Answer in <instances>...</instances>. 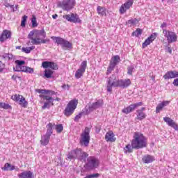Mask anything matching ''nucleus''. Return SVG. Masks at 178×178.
Returning <instances> with one entry per match:
<instances>
[{"mask_svg": "<svg viewBox=\"0 0 178 178\" xmlns=\"http://www.w3.org/2000/svg\"><path fill=\"white\" fill-rule=\"evenodd\" d=\"M9 8L11 9L12 12H16V10H15V6L14 5H10Z\"/></svg>", "mask_w": 178, "mask_h": 178, "instance_id": "obj_59", "label": "nucleus"}, {"mask_svg": "<svg viewBox=\"0 0 178 178\" xmlns=\"http://www.w3.org/2000/svg\"><path fill=\"white\" fill-rule=\"evenodd\" d=\"M24 70V66L18 65L16 64L15 67H13L14 72H23Z\"/></svg>", "mask_w": 178, "mask_h": 178, "instance_id": "obj_43", "label": "nucleus"}, {"mask_svg": "<svg viewBox=\"0 0 178 178\" xmlns=\"http://www.w3.org/2000/svg\"><path fill=\"white\" fill-rule=\"evenodd\" d=\"M83 116V113H79L74 118V122H79V120L81 119Z\"/></svg>", "mask_w": 178, "mask_h": 178, "instance_id": "obj_54", "label": "nucleus"}, {"mask_svg": "<svg viewBox=\"0 0 178 178\" xmlns=\"http://www.w3.org/2000/svg\"><path fill=\"white\" fill-rule=\"evenodd\" d=\"M35 47L31 46L29 47H22V52H25V54H30L33 49H35Z\"/></svg>", "mask_w": 178, "mask_h": 178, "instance_id": "obj_41", "label": "nucleus"}, {"mask_svg": "<svg viewBox=\"0 0 178 178\" xmlns=\"http://www.w3.org/2000/svg\"><path fill=\"white\" fill-rule=\"evenodd\" d=\"M35 40L39 41L41 38H45V37H47V32H45L44 29L41 30H35Z\"/></svg>", "mask_w": 178, "mask_h": 178, "instance_id": "obj_19", "label": "nucleus"}, {"mask_svg": "<svg viewBox=\"0 0 178 178\" xmlns=\"http://www.w3.org/2000/svg\"><path fill=\"white\" fill-rule=\"evenodd\" d=\"M52 17H53L54 19H58V15H57L56 14L53 15H52Z\"/></svg>", "mask_w": 178, "mask_h": 178, "instance_id": "obj_61", "label": "nucleus"}, {"mask_svg": "<svg viewBox=\"0 0 178 178\" xmlns=\"http://www.w3.org/2000/svg\"><path fill=\"white\" fill-rule=\"evenodd\" d=\"M131 145L134 149H143V148H147L148 140L144 134L140 132H135L131 140Z\"/></svg>", "mask_w": 178, "mask_h": 178, "instance_id": "obj_2", "label": "nucleus"}, {"mask_svg": "<svg viewBox=\"0 0 178 178\" xmlns=\"http://www.w3.org/2000/svg\"><path fill=\"white\" fill-rule=\"evenodd\" d=\"M105 140L110 143H114V141H116V138H115V134L112 131L106 134Z\"/></svg>", "mask_w": 178, "mask_h": 178, "instance_id": "obj_23", "label": "nucleus"}, {"mask_svg": "<svg viewBox=\"0 0 178 178\" xmlns=\"http://www.w3.org/2000/svg\"><path fill=\"white\" fill-rule=\"evenodd\" d=\"M138 24V20L137 19H131L127 22V24L129 25L131 27L132 26H137Z\"/></svg>", "mask_w": 178, "mask_h": 178, "instance_id": "obj_38", "label": "nucleus"}, {"mask_svg": "<svg viewBox=\"0 0 178 178\" xmlns=\"http://www.w3.org/2000/svg\"><path fill=\"white\" fill-rule=\"evenodd\" d=\"M22 97L23 95L15 94L11 96V99L15 102H18L22 99Z\"/></svg>", "mask_w": 178, "mask_h": 178, "instance_id": "obj_40", "label": "nucleus"}, {"mask_svg": "<svg viewBox=\"0 0 178 178\" xmlns=\"http://www.w3.org/2000/svg\"><path fill=\"white\" fill-rule=\"evenodd\" d=\"M133 3H134V0H128L124 4L121 6L120 8V13L121 15H124L128 9H130L131 6H133Z\"/></svg>", "mask_w": 178, "mask_h": 178, "instance_id": "obj_15", "label": "nucleus"}, {"mask_svg": "<svg viewBox=\"0 0 178 178\" xmlns=\"http://www.w3.org/2000/svg\"><path fill=\"white\" fill-rule=\"evenodd\" d=\"M35 92L39 94H46L44 95H55V91L47 89H35Z\"/></svg>", "mask_w": 178, "mask_h": 178, "instance_id": "obj_30", "label": "nucleus"}, {"mask_svg": "<svg viewBox=\"0 0 178 178\" xmlns=\"http://www.w3.org/2000/svg\"><path fill=\"white\" fill-rule=\"evenodd\" d=\"M152 40H150L148 38L145 40V41L143 43L142 47L143 48H145L147 47H148V45H149V44H151Z\"/></svg>", "mask_w": 178, "mask_h": 178, "instance_id": "obj_49", "label": "nucleus"}, {"mask_svg": "<svg viewBox=\"0 0 178 178\" xmlns=\"http://www.w3.org/2000/svg\"><path fill=\"white\" fill-rule=\"evenodd\" d=\"M26 22H27V15H24L22 18L21 26L26 27Z\"/></svg>", "mask_w": 178, "mask_h": 178, "instance_id": "obj_46", "label": "nucleus"}, {"mask_svg": "<svg viewBox=\"0 0 178 178\" xmlns=\"http://www.w3.org/2000/svg\"><path fill=\"white\" fill-rule=\"evenodd\" d=\"M176 77H178L177 71H168L163 76V79H165V80H169L170 79H175Z\"/></svg>", "mask_w": 178, "mask_h": 178, "instance_id": "obj_21", "label": "nucleus"}, {"mask_svg": "<svg viewBox=\"0 0 178 178\" xmlns=\"http://www.w3.org/2000/svg\"><path fill=\"white\" fill-rule=\"evenodd\" d=\"M20 48H22V47H20V46H17V47H16L17 49H20Z\"/></svg>", "mask_w": 178, "mask_h": 178, "instance_id": "obj_63", "label": "nucleus"}, {"mask_svg": "<svg viewBox=\"0 0 178 178\" xmlns=\"http://www.w3.org/2000/svg\"><path fill=\"white\" fill-rule=\"evenodd\" d=\"M39 97L44 101V105L42 106V109H49L51 106H54V101H57L58 102L60 101V98L58 97L53 99L52 95H40Z\"/></svg>", "mask_w": 178, "mask_h": 178, "instance_id": "obj_3", "label": "nucleus"}, {"mask_svg": "<svg viewBox=\"0 0 178 178\" xmlns=\"http://www.w3.org/2000/svg\"><path fill=\"white\" fill-rule=\"evenodd\" d=\"M139 106H143V102H138L136 104H130L127 108L122 109V113H125V115H129V113H131V112L135 111V109Z\"/></svg>", "mask_w": 178, "mask_h": 178, "instance_id": "obj_14", "label": "nucleus"}, {"mask_svg": "<svg viewBox=\"0 0 178 178\" xmlns=\"http://www.w3.org/2000/svg\"><path fill=\"white\" fill-rule=\"evenodd\" d=\"M158 36L157 33H153L149 38H147L152 42L154 41Z\"/></svg>", "mask_w": 178, "mask_h": 178, "instance_id": "obj_50", "label": "nucleus"}, {"mask_svg": "<svg viewBox=\"0 0 178 178\" xmlns=\"http://www.w3.org/2000/svg\"><path fill=\"white\" fill-rule=\"evenodd\" d=\"M3 69H5V63H2V61H0V73L3 72Z\"/></svg>", "mask_w": 178, "mask_h": 178, "instance_id": "obj_56", "label": "nucleus"}, {"mask_svg": "<svg viewBox=\"0 0 178 178\" xmlns=\"http://www.w3.org/2000/svg\"><path fill=\"white\" fill-rule=\"evenodd\" d=\"M78 104L79 101L76 99L70 101L64 110V115L67 118L72 116V114L74 113V111H76Z\"/></svg>", "mask_w": 178, "mask_h": 178, "instance_id": "obj_4", "label": "nucleus"}, {"mask_svg": "<svg viewBox=\"0 0 178 178\" xmlns=\"http://www.w3.org/2000/svg\"><path fill=\"white\" fill-rule=\"evenodd\" d=\"M133 149H134V147H133L131 143V145L128 144L124 147V154H131V152H133Z\"/></svg>", "mask_w": 178, "mask_h": 178, "instance_id": "obj_35", "label": "nucleus"}, {"mask_svg": "<svg viewBox=\"0 0 178 178\" xmlns=\"http://www.w3.org/2000/svg\"><path fill=\"white\" fill-rule=\"evenodd\" d=\"M63 17L67 22H70V23H81V19H80V17H79L77 14L71 13L65 15L63 16Z\"/></svg>", "mask_w": 178, "mask_h": 178, "instance_id": "obj_11", "label": "nucleus"}, {"mask_svg": "<svg viewBox=\"0 0 178 178\" xmlns=\"http://www.w3.org/2000/svg\"><path fill=\"white\" fill-rule=\"evenodd\" d=\"M52 74H54V71L51 69H46L44 70V77L46 79H51L52 77Z\"/></svg>", "mask_w": 178, "mask_h": 178, "instance_id": "obj_37", "label": "nucleus"}, {"mask_svg": "<svg viewBox=\"0 0 178 178\" xmlns=\"http://www.w3.org/2000/svg\"><path fill=\"white\" fill-rule=\"evenodd\" d=\"M119 62H120V57L118 55L114 56L111 58V60L110 62V65H111V66H113L114 67H115L116 65H118V63H119Z\"/></svg>", "mask_w": 178, "mask_h": 178, "instance_id": "obj_32", "label": "nucleus"}, {"mask_svg": "<svg viewBox=\"0 0 178 178\" xmlns=\"http://www.w3.org/2000/svg\"><path fill=\"white\" fill-rule=\"evenodd\" d=\"M74 5H76L75 0H63L58 3V8H61L63 10H65L67 12L72 10V9L74 8Z\"/></svg>", "mask_w": 178, "mask_h": 178, "instance_id": "obj_6", "label": "nucleus"}, {"mask_svg": "<svg viewBox=\"0 0 178 178\" xmlns=\"http://www.w3.org/2000/svg\"><path fill=\"white\" fill-rule=\"evenodd\" d=\"M142 33H143V30L138 29L133 32V35H135V37H138V35H141Z\"/></svg>", "mask_w": 178, "mask_h": 178, "instance_id": "obj_48", "label": "nucleus"}, {"mask_svg": "<svg viewBox=\"0 0 178 178\" xmlns=\"http://www.w3.org/2000/svg\"><path fill=\"white\" fill-rule=\"evenodd\" d=\"M53 40L56 41L57 45H60L63 49H70L72 48V43L60 37H54Z\"/></svg>", "mask_w": 178, "mask_h": 178, "instance_id": "obj_10", "label": "nucleus"}, {"mask_svg": "<svg viewBox=\"0 0 178 178\" xmlns=\"http://www.w3.org/2000/svg\"><path fill=\"white\" fill-rule=\"evenodd\" d=\"M4 5L6 8H9L10 6V4L9 3H6Z\"/></svg>", "mask_w": 178, "mask_h": 178, "instance_id": "obj_60", "label": "nucleus"}, {"mask_svg": "<svg viewBox=\"0 0 178 178\" xmlns=\"http://www.w3.org/2000/svg\"><path fill=\"white\" fill-rule=\"evenodd\" d=\"M79 149L72 150L67 154V159L72 161V159H78L79 156Z\"/></svg>", "mask_w": 178, "mask_h": 178, "instance_id": "obj_24", "label": "nucleus"}, {"mask_svg": "<svg viewBox=\"0 0 178 178\" xmlns=\"http://www.w3.org/2000/svg\"><path fill=\"white\" fill-rule=\"evenodd\" d=\"M28 38H29V40H31V43L34 45V40H37L35 39V30L32 31L29 33Z\"/></svg>", "mask_w": 178, "mask_h": 178, "instance_id": "obj_39", "label": "nucleus"}, {"mask_svg": "<svg viewBox=\"0 0 178 178\" xmlns=\"http://www.w3.org/2000/svg\"><path fill=\"white\" fill-rule=\"evenodd\" d=\"M99 166V160L94 156H90L87 159V163L85 165L86 169L92 170Z\"/></svg>", "mask_w": 178, "mask_h": 178, "instance_id": "obj_7", "label": "nucleus"}, {"mask_svg": "<svg viewBox=\"0 0 178 178\" xmlns=\"http://www.w3.org/2000/svg\"><path fill=\"white\" fill-rule=\"evenodd\" d=\"M47 42H49V39L40 38L39 40H34V45H40V44H47Z\"/></svg>", "mask_w": 178, "mask_h": 178, "instance_id": "obj_36", "label": "nucleus"}, {"mask_svg": "<svg viewBox=\"0 0 178 178\" xmlns=\"http://www.w3.org/2000/svg\"><path fill=\"white\" fill-rule=\"evenodd\" d=\"M24 73H34V69L30 67H24Z\"/></svg>", "mask_w": 178, "mask_h": 178, "instance_id": "obj_44", "label": "nucleus"}, {"mask_svg": "<svg viewBox=\"0 0 178 178\" xmlns=\"http://www.w3.org/2000/svg\"><path fill=\"white\" fill-rule=\"evenodd\" d=\"M114 70H115V67H113V65H111L110 64L108 69H107L106 74L107 75L111 74V73H112V72H113Z\"/></svg>", "mask_w": 178, "mask_h": 178, "instance_id": "obj_52", "label": "nucleus"}, {"mask_svg": "<svg viewBox=\"0 0 178 178\" xmlns=\"http://www.w3.org/2000/svg\"><path fill=\"white\" fill-rule=\"evenodd\" d=\"M97 12L100 16H106V8L105 7H101L99 6L97 8Z\"/></svg>", "mask_w": 178, "mask_h": 178, "instance_id": "obj_33", "label": "nucleus"}, {"mask_svg": "<svg viewBox=\"0 0 178 178\" xmlns=\"http://www.w3.org/2000/svg\"><path fill=\"white\" fill-rule=\"evenodd\" d=\"M90 128L86 127L84 131L81 134L79 143L81 145H84L85 147H88V144H90Z\"/></svg>", "mask_w": 178, "mask_h": 178, "instance_id": "obj_5", "label": "nucleus"}, {"mask_svg": "<svg viewBox=\"0 0 178 178\" xmlns=\"http://www.w3.org/2000/svg\"><path fill=\"white\" fill-rule=\"evenodd\" d=\"M144 111H145V107H142L140 109L136 111V115L138 120H144L147 118V114L144 113Z\"/></svg>", "mask_w": 178, "mask_h": 178, "instance_id": "obj_18", "label": "nucleus"}, {"mask_svg": "<svg viewBox=\"0 0 178 178\" xmlns=\"http://www.w3.org/2000/svg\"><path fill=\"white\" fill-rule=\"evenodd\" d=\"M127 70V74L131 76V74H133V72H134V66L130 65L129 67H128Z\"/></svg>", "mask_w": 178, "mask_h": 178, "instance_id": "obj_51", "label": "nucleus"}, {"mask_svg": "<svg viewBox=\"0 0 178 178\" xmlns=\"http://www.w3.org/2000/svg\"><path fill=\"white\" fill-rule=\"evenodd\" d=\"M131 84L130 79H116V75L112 74L106 80V88L108 92H112V90L114 88H127Z\"/></svg>", "mask_w": 178, "mask_h": 178, "instance_id": "obj_1", "label": "nucleus"}, {"mask_svg": "<svg viewBox=\"0 0 178 178\" xmlns=\"http://www.w3.org/2000/svg\"><path fill=\"white\" fill-rule=\"evenodd\" d=\"M10 31H9L8 30L3 31L2 35L0 36L1 42H3L6 40H8V38H10Z\"/></svg>", "mask_w": 178, "mask_h": 178, "instance_id": "obj_25", "label": "nucleus"}, {"mask_svg": "<svg viewBox=\"0 0 178 178\" xmlns=\"http://www.w3.org/2000/svg\"><path fill=\"white\" fill-rule=\"evenodd\" d=\"M17 8H19V6H16L15 10H17Z\"/></svg>", "mask_w": 178, "mask_h": 178, "instance_id": "obj_64", "label": "nucleus"}, {"mask_svg": "<svg viewBox=\"0 0 178 178\" xmlns=\"http://www.w3.org/2000/svg\"><path fill=\"white\" fill-rule=\"evenodd\" d=\"M0 58L3 59V60H15V56L8 53L1 54Z\"/></svg>", "mask_w": 178, "mask_h": 178, "instance_id": "obj_28", "label": "nucleus"}, {"mask_svg": "<svg viewBox=\"0 0 178 178\" xmlns=\"http://www.w3.org/2000/svg\"><path fill=\"white\" fill-rule=\"evenodd\" d=\"M142 161L144 163H152L155 161V157L149 154L143 156Z\"/></svg>", "mask_w": 178, "mask_h": 178, "instance_id": "obj_27", "label": "nucleus"}, {"mask_svg": "<svg viewBox=\"0 0 178 178\" xmlns=\"http://www.w3.org/2000/svg\"><path fill=\"white\" fill-rule=\"evenodd\" d=\"M139 106H143V102H138L136 104H130L127 108L122 109V113H125V115H129V113H131V112L135 111V109Z\"/></svg>", "mask_w": 178, "mask_h": 178, "instance_id": "obj_13", "label": "nucleus"}, {"mask_svg": "<svg viewBox=\"0 0 178 178\" xmlns=\"http://www.w3.org/2000/svg\"><path fill=\"white\" fill-rule=\"evenodd\" d=\"M31 23L32 27H37V26H38V24L37 23V17H35V15L32 16Z\"/></svg>", "mask_w": 178, "mask_h": 178, "instance_id": "obj_45", "label": "nucleus"}, {"mask_svg": "<svg viewBox=\"0 0 178 178\" xmlns=\"http://www.w3.org/2000/svg\"><path fill=\"white\" fill-rule=\"evenodd\" d=\"M163 120L164 122H165V123H167L168 126H170V127H172V129H175L176 131L178 130L177 124H176V122H175V121L172 120L170 118L165 117L163 118Z\"/></svg>", "mask_w": 178, "mask_h": 178, "instance_id": "obj_20", "label": "nucleus"}, {"mask_svg": "<svg viewBox=\"0 0 178 178\" xmlns=\"http://www.w3.org/2000/svg\"><path fill=\"white\" fill-rule=\"evenodd\" d=\"M0 108L3 109H12V106L8 103L0 102Z\"/></svg>", "mask_w": 178, "mask_h": 178, "instance_id": "obj_42", "label": "nucleus"}, {"mask_svg": "<svg viewBox=\"0 0 178 178\" xmlns=\"http://www.w3.org/2000/svg\"><path fill=\"white\" fill-rule=\"evenodd\" d=\"M18 104L22 108H27L29 102L26 100L24 97H22L21 99L18 102Z\"/></svg>", "mask_w": 178, "mask_h": 178, "instance_id": "obj_34", "label": "nucleus"}, {"mask_svg": "<svg viewBox=\"0 0 178 178\" xmlns=\"http://www.w3.org/2000/svg\"><path fill=\"white\" fill-rule=\"evenodd\" d=\"M15 63L18 66H23V65H24L26 63V61L21 60H15Z\"/></svg>", "mask_w": 178, "mask_h": 178, "instance_id": "obj_53", "label": "nucleus"}, {"mask_svg": "<svg viewBox=\"0 0 178 178\" xmlns=\"http://www.w3.org/2000/svg\"><path fill=\"white\" fill-rule=\"evenodd\" d=\"M101 106H102V102L101 100H97L88 106H86V113H90V112H92V111H95V109H98V108H101Z\"/></svg>", "mask_w": 178, "mask_h": 178, "instance_id": "obj_16", "label": "nucleus"}, {"mask_svg": "<svg viewBox=\"0 0 178 178\" xmlns=\"http://www.w3.org/2000/svg\"><path fill=\"white\" fill-rule=\"evenodd\" d=\"M169 101H163L161 103L159 104L156 108V113H159L165 106H168V104H170Z\"/></svg>", "mask_w": 178, "mask_h": 178, "instance_id": "obj_29", "label": "nucleus"}, {"mask_svg": "<svg viewBox=\"0 0 178 178\" xmlns=\"http://www.w3.org/2000/svg\"><path fill=\"white\" fill-rule=\"evenodd\" d=\"M19 178H34V173L33 172L28 170V171H23L20 174L18 175Z\"/></svg>", "mask_w": 178, "mask_h": 178, "instance_id": "obj_22", "label": "nucleus"}, {"mask_svg": "<svg viewBox=\"0 0 178 178\" xmlns=\"http://www.w3.org/2000/svg\"><path fill=\"white\" fill-rule=\"evenodd\" d=\"M1 169L2 170H4V172H12V170H16V166L9 163H6Z\"/></svg>", "mask_w": 178, "mask_h": 178, "instance_id": "obj_31", "label": "nucleus"}, {"mask_svg": "<svg viewBox=\"0 0 178 178\" xmlns=\"http://www.w3.org/2000/svg\"><path fill=\"white\" fill-rule=\"evenodd\" d=\"M168 24H166V22H163L161 25V29H165V27H167Z\"/></svg>", "mask_w": 178, "mask_h": 178, "instance_id": "obj_58", "label": "nucleus"}, {"mask_svg": "<svg viewBox=\"0 0 178 178\" xmlns=\"http://www.w3.org/2000/svg\"><path fill=\"white\" fill-rule=\"evenodd\" d=\"M47 131L45 135L41 137L40 144L41 145H48L49 143V138L52 136V124L49 123L47 125Z\"/></svg>", "mask_w": 178, "mask_h": 178, "instance_id": "obj_8", "label": "nucleus"}, {"mask_svg": "<svg viewBox=\"0 0 178 178\" xmlns=\"http://www.w3.org/2000/svg\"><path fill=\"white\" fill-rule=\"evenodd\" d=\"M165 51L169 54H172V48L169 46H167L165 48Z\"/></svg>", "mask_w": 178, "mask_h": 178, "instance_id": "obj_57", "label": "nucleus"}, {"mask_svg": "<svg viewBox=\"0 0 178 178\" xmlns=\"http://www.w3.org/2000/svg\"><path fill=\"white\" fill-rule=\"evenodd\" d=\"M163 33L164 35V37L166 38L168 44H172L177 41V35L176 34V33L171 31H168L166 29H163Z\"/></svg>", "mask_w": 178, "mask_h": 178, "instance_id": "obj_9", "label": "nucleus"}, {"mask_svg": "<svg viewBox=\"0 0 178 178\" xmlns=\"http://www.w3.org/2000/svg\"><path fill=\"white\" fill-rule=\"evenodd\" d=\"M86 69H87V60L83 61L81 64L80 67L76 71V79H81L84 73H86Z\"/></svg>", "mask_w": 178, "mask_h": 178, "instance_id": "obj_12", "label": "nucleus"}, {"mask_svg": "<svg viewBox=\"0 0 178 178\" xmlns=\"http://www.w3.org/2000/svg\"><path fill=\"white\" fill-rule=\"evenodd\" d=\"M99 176V174L96 173V174H92L87 175L85 178H97Z\"/></svg>", "mask_w": 178, "mask_h": 178, "instance_id": "obj_55", "label": "nucleus"}, {"mask_svg": "<svg viewBox=\"0 0 178 178\" xmlns=\"http://www.w3.org/2000/svg\"><path fill=\"white\" fill-rule=\"evenodd\" d=\"M78 154H78V159H77L79 161H83L84 162H86V159H87V158L88 156V154L81 151V149H79Z\"/></svg>", "mask_w": 178, "mask_h": 178, "instance_id": "obj_26", "label": "nucleus"}, {"mask_svg": "<svg viewBox=\"0 0 178 178\" xmlns=\"http://www.w3.org/2000/svg\"><path fill=\"white\" fill-rule=\"evenodd\" d=\"M56 130L57 133H62L63 131V125L61 124L56 125Z\"/></svg>", "mask_w": 178, "mask_h": 178, "instance_id": "obj_47", "label": "nucleus"}, {"mask_svg": "<svg viewBox=\"0 0 178 178\" xmlns=\"http://www.w3.org/2000/svg\"><path fill=\"white\" fill-rule=\"evenodd\" d=\"M16 79H17V77L16 76L13 75L12 76V80H16Z\"/></svg>", "mask_w": 178, "mask_h": 178, "instance_id": "obj_62", "label": "nucleus"}, {"mask_svg": "<svg viewBox=\"0 0 178 178\" xmlns=\"http://www.w3.org/2000/svg\"><path fill=\"white\" fill-rule=\"evenodd\" d=\"M44 69H51V70H58V64L52 61H44L42 63Z\"/></svg>", "mask_w": 178, "mask_h": 178, "instance_id": "obj_17", "label": "nucleus"}]
</instances>
